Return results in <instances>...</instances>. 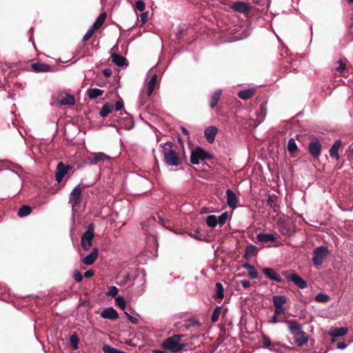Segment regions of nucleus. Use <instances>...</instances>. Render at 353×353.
<instances>
[{
    "label": "nucleus",
    "mask_w": 353,
    "mask_h": 353,
    "mask_svg": "<svg viewBox=\"0 0 353 353\" xmlns=\"http://www.w3.org/2000/svg\"><path fill=\"white\" fill-rule=\"evenodd\" d=\"M228 218V213L223 212L220 216L217 217V223L220 225H223L227 221Z\"/></svg>",
    "instance_id": "44"
},
{
    "label": "nucleus",
    "mask_w": 353,
    "mask_h": 353,
    "mask_svg": "<svg viewBox=\"0 0 353 353\" xmlns=\"http://www.w3.org/2000/svg\"><path fill=\"white\" fill-rule=\"evenodd\" d=\"M124 314L131 323L134 324H137L139 323V319L137 317L129 314L127 312H125Z\"/></svg>",
    "instance_id": "51"
},
{
    "label": "nucleus",
    "mask_w": 353,
    "mask_h": 353,
    "mask_svg": "<svg viewBox=\"0 0 353 353\" xmlns=\"http://www.w3.org/2000/svg\"><path fill=\"white\" fill-rule=\"evenodd\" d=\"M102 350L105 353H126L109 345H104Z\"/></svg>",
    "instance_id": "37"
},
{
    "label": "nucleus",
    "mask_w": 353,
    "mask_h": 353,
    "mask_svg": "<svg viewBox=\"0 0 353 353\" xmlns=\"http://www.w3.org/2000/svg\"><path fill=\"white\" fill-rule=\"evenodd\" d=\"M115 48L117 49V47H114L111 50H112V53H111L112 61L115 65H117V66H119V67H123L124 65H127L126 59L124 58L123 57H122L121 55L117 54L115 52Z\"/></svg>",
    "instance_id": "12"
},
{
    "label": "nucleus",
    "mask_w": 353,
    "mask_h": 353,
    "mask_svg": "<svg viewBox=\"0 0 353 353\" xmlns=\"http://www.w3.org/2000/svg\"><path fill=\"white\" fill-rule=\"evenodd\" d=\"M263 345L266 348H269V347L271 345V340L268 336L265 335L263 336Z\"/></svg>",
    "instance_id": "52"
},
{
    "label": "nucleus",
    "mask_w": 353,
    "mask_h": 353,
    "mask_svg": "<svg viewBox=\"0 0 353 353\" xmlns=\"http://www.w3.org/2000/svg\"><path fill=\"white\" fill-rule=\"evenodd\" d=\"M346 347L347 344L345 342H339L338 343L336 347L339 350H344L345 348H346Z\"/></svg>",
    "instance_id": "57"
},
{
    "label": "nucleus",
    "mask_w": 353,
    "mask_h": 353,
    "mask_svg": "<svg viewBox=\"0 0 353 353\" xmlns=\"http://www.w3.org/2000/svg\"><path fill=\"white\" fill-rule=\"evenodd\" d=\"M103 74L106 77H110L112 75V70L110 68H106L103 70Z\"/></svg>",
    "instance_id": "56"
},
{
    "label": "nucleus",
    "mask_w": 353,
    "mask_h": 353,
    "mask_svg": "<svg viewBox=\"0 0 353 353\" xmlns=\"http://www.w3.org/2000/svg\"><path fill=\"white\" fill-rule=\"evenodd\" d=\"M308 150L314 158H318L321 152V145L319 140L312 138L308 145Z\"/></svg>",
    "instance_id": "9"
},
{
    "label": "nucleus",
    "mask_w": 353,
    "mask_h": 353,
    "mask_svg": "<svg viewBox=\"0 0 353 353\" xmlns=\"http://www.w3.org/2000/svg\"><path fill=\"white\" fill-rule=\"evenodd\" d=\"M216 292L214 295V299H223L224 296V289L221 283H216Z\"/></svg>",
    "instance_id": "36"
},
{
    "label": "nucleus",
    "mask_w": 353,
    "mask_h": 353,
    "mask_svg": "<svg viewBox=\"0 0 353 353\" xmlns=\"http://www.w3.org/2000/svg\"><path fill=\"white\" fill-rule=\"evenodd\" d=\"M94 275V272L91 270H87L85 273H84V276L85 278H90L92 277V276Z\"/></svg>",
    "instance_id": "60"
},
{
    "label": "nucleus",
    "mask_w": 353,
    "mask_h": 353,
    "mask_svg": "<svg viewBox=\"0 0 353 353\" xmlns=\"http://www.w3.org/2000/svg\"><path fill=\"white\" fill-rule=\"evenodd\" d=\"M288 150L290 152H294L298 150L296 143L294 139H290L288 142Z\"/></svg>",
    "instance_id": "41"
},
{
    "label": "nucleus",
    "mask_w": 353,
    "mask_h": 353,
    "mask_svg": "<svg viewBox=\"0 0 353 353\" xmlns=\"http://www.w3.org/2000/svg\"><path fill=\"white\" fill-rule=\"evenodd\" d=\"M201 212H202V213H205V212H206V208H202V210H201Z\"/></svg>",
    "instance_id": "64"
},
{
    "label": "nucleus",
    "mask_w": 353,
    "mask_h": 353,
    "mask_svg": "<svg viewBox=\"0 0 353 353\" xmlns=\"http://www.w3.org/2000/svg\"><path fill=\"white\" fill-rule=\"evenodd\" d=\"M113 108L114 107L112 105L108 103L104 104L99 112L100 116L102 117H106L110 112H112Z\"/></svg>",
    "instance_id": "33"
},
{
    "label": "nucleus",
    "mask_w": 353,
    "mask_h": 353,
    "mask_svg": "<svg viewBox=\"0 0 353 353\" xmlns=\"http://www.w3.org/2000/svg\"><path fill=\"white\" fill-rule=\"evenodd\" d=\"M73 277L77 282H81L83 280V276L78 270H74L73 272Z\"/></svg>",
    "instance_id": "50"
},
{
    "label": "nucleus",
    "mask_w": 353,
    "mask_h": 353,
    "mask_svg": "<svg viewBox=\"0 0 353 353\" xmlns=\"http://www.w3.org/2000/svg\"><path fill=\"white\" fill-rule=\"evenodd\" d=\"M118 294V289L115 286H110L108 291L106 292V295L109 296L115 297Z\"/></svg>",
    "instance_id": "46"
},
{
    "label": "nucleus",
    "mask_w": 353,
    "mask_h": 353,
    "mask_svg": "<svg viewBox=\"0 0 353 353\" xmlns=\"http://www.w3.org/2000/svg\"><path fill=\"white\" fill-rule=\"evenodd\" d=\"M93 239L94 234H90V232H84L82 235L81 245L85 251H88L91 247Z\"/></svg>",
    "instance_id": "13"
},
{
    "label": "nucleus",
    "mask_w": 353,
    "mask_h": 353,
    "mask_svg": "<svg viewBox=\"0 0 353 353\" xmlns=\"http://www.w3.org/2000/svg\"><path fill=\"white\" fill-rule=\"evenodd\" d=\"M243 267L248 271V274L251 279H257L259 276L258 272L255 268L249 263H245Z\"/></svg>",
    "instance_id": "32"
},
{
    "label": "nucleus",
    "mask_w": 353,
    "mask_h": 353,
    "mask_svg": "<svg viewBox=\"0 0 353 353\" xmlns=\"http://www.w3.org/2000/svg\"><path fill=\"white\" fill-rule=\"evenodd\" d=\"M222 90L221 89L216 90L211 96L210 106L214 108L218 103Z\"/></svg>",
    "instance_id": "28"
},
{
    "label": "nucleus",
    "mask_w": 353,
    "mask_h": 353,
    "mask_svg": "<svg viewBox=\"0 0 353 353\" xmlns=\"http://www.w3.org/2000/svg\"><path fill=\"white\" fill-rule=\"evenodd\" d=\"M72 167L70 165H65L63 162H59L57 166L55 179L58 183H61L65 175L72 170Z\"/></svg>",
    "instance_id": "8"
},
{
    "label": "nucleus",
    "mask_w": 353,
    "mask_h": 353,
    "mask_svg": "<svg viewBox=\"0 0 353 353\" xmlns=\"http://www.w3.org/2000/svg\"><path fill=\"white\" fill-rule=\"evenodd\" d=\"M328 250L325 246H319L314 249L313 252L312 261L316 266L321 265L327 256Z\"/></svg>",
    "instance_id": "5"
},
{
    "label": "nucleus",
    "mask_w": 353,
    "mask_h": 353,
    "mask_svg": "<svg viewBox=\"0 0 353 353\" xmlns=\"http://www.w3.org/2000/svg\"><path fill=\"white\" fill-rule=\"evenodd\" d=\"M115 303L116 305L121 310H124L125 308L126 303L122 296H117L115 299Z\"/></svg>",
    "instance_id": "43"
},
{
    "label": "nucleus",
    "mask_w": 353,
    "mask_h": 353,
    "mask_svg": "<svg viewBox=\"0 0 353 353\" xmlns=\"http://www.w3.org/2000/svg\"><path fill=\"white\" fill-rule=\"evenodd\" d=\"M255 90L254 88L245 89L238 92V97L243 100H247L251 98Z\"/></svg>",
    "instance_id": "27"
},
{
    "label": "nucleus",
    "mask_w": 353,
    "mask_h": 353,
    "mask_svg": "<svg viewBox=\"0 0 353 353\" xmlns=\"http://www.w3.org/2000/svg\"><path fill=\"white\" fill-rule=\"evenodd\" d=\"M94 228V224H92V223L89 224L87 228V230L85 232H90V234H94L93 233Z\"/></svg>",
    "instance_id": "59"
},
{
    "label": "nucleus",
    "mask_w": 353,
    "mask_h": 353,
    "mask_svg": "<svg viewBox=\"0 0 353 353\" xmlns=\"http://www.w3.org/2000/svg\"><path fill=\"white\" fill-rule=\"evenodd\" d=\"M258 241L261 243L275 242L276 237L273 234L259 233L256 236Z\"/></svg>",
    "instance_id": "25"
},
{
    "label": "nucleus",
    "mask_w": 353,
    "mask_h": 353,
    "mask_svg": "<svg viewBox=\"0 0 353 353\" xmlns=\"http://www.w3.org/2000/svg\"><path fill=\"white\" fill-rule=\"evenodd\" d=\"M148 12H143L141 13L140 17L141 19L142 23H145L148 19Z\"/></svg>",
    "instance_id": "58"
},
{
    "label": "nucleus",
    "mask_w": 353,
    "mask_h": 353,
    "mask_svg": "<svg viewBox=\"0 0 353 353\" xmlns=\"http://www.w3.org/2000/svg\"><path fill=\"white\" fill-rule=\"evenodd\" d=\"M123 107V102L122 100L117 101L115 106L114 110L115 111H119Z\"/></svg>",
    "instance_id": "53"
},
{
    "label": "nucleus",
    "mask_w": 353,
    "mask_h": 353,
    "mask_svg": "<svg viewBox=\"0 0 353 353\" xmlns=\"http://www.w3.org/2000/svg\"><path fill=\"white\" fill-rule=\"evenodd\" d=\"M209 157L208 154L200 147L192 150L190 155V161L192 164H199L201 161L205 160Z\"/></svg>",
    "instance_id": "6"
},
{
    "label": "nucleus",
    "mask_w": 353,
    "mask_h": 353,
    "mask_svg": "<svg viewBox=\"0 0 353 353\" xmlns=\"http://www.w3.org/2000/svg\"><path fill=\"white\" fill-rule=\"evenodd\" d=\"M314 299L319 303H326L329 301L330 296L323 293H319L315 296Z\"/></svg>",
    "instance_id": "40"
},
{
    "label": "nucleus",
    "mask_w": 353,
    "mask_h": 353,
    "mask_svg": "<svg viewBox=\"0 0 353 353\" xmlns=\"http://www.w3.org/2000/svg\"><path fill=\"white\" fill-rule=\"evenodd\" d=\"M294 339L298 346H302L307 342V338L303 330L294 335Z\"/></svg>",
    "instance_id": "26"
},
{
    "label": "nucleus",
    "mask_w": 353,
    "mask_h": 353,
    "mask_svg": "<svg viewBox=\"0 0 353 353\" xmlns=\"http://www.w3.org/2000/svg\"><path fill=\"white\" fill-rule=\"evenodd\" d=\"M334 70L336 75L345 77L347 74L345 61L342 59L337 61Z\"/></svg>",
    "instance_id": "15"
},
{
    "label": "nucleus",
    "mask_w": 353,
    "mask_h": 353,
    "mask_svg": "<svg viewBox=\"0 0 353 353\" xmlns=\"http://www.w3.org/2000/svg\"><path fill=\"white\" fill-rule=\"evenodd\" d=\"M59 101L61 105H72L75 103V99L72 94L65 93L59 97Z\"/></svg>",
    "instance_id": "16"
},
{
    "label": "nucleus",
    "mask_w": 353,
    "mask_h": 353,
    "mask_svg": "<svg viewBox=\"0 0 353 353\" xmlns=\"http://www.w3.org/2000/svg\"><path fill=\"white\" fill-rule=\"evenodd\" d=\"M82 184H78L71 191L69 195V203L71 205L72 211L77 212L79 205L81 202L82 199Z\"/></svg>",
    "instance_id": "4"
},
{
    "label": "nucleus",
    "mask_w": 353,
    "mask_h": 353,
    "mask_svg": "<svg viewBox=\"0 0 353 353\" xmlns=\"http://www.w3.org/2000/svg\"><path fill=\"white\" fill-rule=\"evenodd\" d=\"M226 197L228 205L232 209L236 208L239 202L236 194L232 190L228 189L226 190Z\"/></svg>",
    "instance_id": "10"
},
{
    "label": "nucleus",
    "mask_w": 353,
    "mask_h": 353,
    "mask_svg": "<svg viewBox=\"0 0 353 353\" xmlns=\"http://www.w3.org/2000/svg\"><path fill=\"white\" fill-rule=\"evenodd\" d=\"M87 162L90 165H96L101 162L110 161L111 157L103 152H95L87 158Z\"/></svg>",
    "instance_id": "7"
},
{
    "label": "nucleus",
    "mask_w": 353,
    "mask_h": 353,
    "mask_svg": "<svg viewBox=\"0 0 353 353\" xmlns=\"http://www.w3.org/2000/svg\"><path fill=\"white\" fill-rule=\"evenodd\" d=\"M285 296H273L272 302L274 305L284 307L283 305L287 302Z\"/></svg>",
    "instance_id": "31"
},
{
    "label": "nucleus",
    "mask_w": 353,
    "mask_h": 353,
    "mask_svg": "<svg viewBox=\"0 0 353 353\" xmlns=\"http://www.w3.org/2000/svg\"><path fill=\"white\" fill-rule=\"evenodd\" d=\"M32 69L37 72H48L52 70L51 66L44 63L32 64Z\"/></svg>",
    "instance_id": "21"
},
{
    "label": "nucleus",
    "mask_w": 353,
    "mask_h": 353,
    "mask_svg": "<svg viewBox=\"0 0 353 353\" xmlns=\"http://www.w3.org/2000/svg\"><path fill=\"white\" fill-rule=\"evenodd\" d=\"M101 316L105 319L116 320L118 318V313L113 307H108L101 312Z\"/></svg>",
    "instance_id": "17"
},
{
    "label": "nucleus",
    "mask_w": 353,
    "mask_h": 353,
    "mask_svg": "<svg viewBox=\"0 0 353 353\" xmlns=\"http://www.w3.org/2000/svg\"><path fill=\"white\" fill-rule=\"evenodd\" d=\"M99 251L97 248L92 249V252L82 259V262L88 265L94 263L98 256Z\"/></svg>",
    "instance_id": "18"
},
{
    "label": "nucleus",
    "mask_w": 353,
    "mask_h": 353,
    "mask_svg": "<svg viewBox=\"0 0 353 353\" xmlns=\"http://www.w3.org/2000/svg\"><path fill=\"white\" fill-rule=\"evenodd\" d=\"M182 337L183 334H174L168 338L162 344L163 348L174 353L181 352L187 345L186 343H179Z\"/></svg>",
    "instance_id": "1"
},
{
    "label": "nucleus",
    "mask_w": 353,
    "mask_h": 353,
    "mask_svg": "<svg viewBox=\"0 0 353 353\" xmlns=\"http://www.w3.org/2000/svg\"><path fill=\"white\" fill-rule=\"evenodd\" d=\"M341 145V141L340 140H336L334 141L333 145L329 150V154L331 157L338 160L339 159V149Z\"/></svg>",
    "instance_id": "22"
},
{
    "label": "nucleus",
    "mask_w": 353,
    "mask_h": 353,
    "mask_svg": "<svg viewBox=\"0 0 353 353\" xmlns=\"http://www.w3.org/2000/svg\"><path fill=\"white\" fill-rule=\"evenodd\" d=\"M278 316L279 315H276L275 314H274V315L272 316H271V318L269 321L270 323L275 324V323L280 322V320L278 319Z\"/></svg>",
    "instance_id": "54"
},
{
    "label": "nucleus",
    "mask_w": 353,
    "mask_h": 353,
    "mask_svg": "<svg viewBox=\"0 0 353 353\" xmlns=\"http://www.w3.org/2000/svg\"><path fill=\"white\" fill-rule=\"evenodd\" d=\"M205 222L208 227L214 228L218 224L217 217L215 215H209L207 216Z\"/></svg>",
    "instance_id": "35"
},
{
    "label": "nucleus",
    "mask_w": 353,
    "mask_h": 353,
    "mask_svg": "<svg viewBox=\"0 0 353 353\" xmlns=\"http://www.w3.org/2000/svg\"><path fill=\"white\" fill-rule=\"evenodd\" d=\"M106 19V13L103 12L99 15L92 27H93L94 29L98 30L104 23L105 20Z\"/></svg>",
    "instance_id": "29"
},
{
    "label": "nucleus",
    "mask_w": 353,
    "mask_h": 353,
    "mask_svg": "<svg viewBox=\"0 0 353 353\" xmlns=\"http://www.w3.org/2000/svg\"><path fill=\"white\" fill-rule=\"evenodd\" d=\"M240 283L245 289H247L250 287V283L249 281L242 280L240 281Z\"/></svg>",
    "instance_id": "55"
},
{
    "label": "nucleus",
    "mask_w": 353,
    "mask_h": 353,
    "mask_svg": "<svg viewBox=\"0 0 353 353\" xmlns=\"http://www.w3.org/2000/svg\"><path fill=\"white\" fill-rule=\"evenodd\" d=\"M347 333V329L344 327H336L331 330L330 334L332 336V342H334L336 337L343 336Z\"/></svg>",
    "instance_id": "23"
},
{
    "label": "nucleus",
    "mask_w": 353,
    "mask_h": 353,
    "mask_svg": "<svg viewBox=\"0 0 353 353\" xmlns=\"http://www.w3.org/2000/svg\"><path fill=\"white\" fill-rule=\"evenodd\" d=\"M145 5L143 1L139 0L136 2V4H135L136 10L143 12L145 10Z\"/></svg>",
    "instance_id": "47"
},
{
    "label": "nucleus",
    "mask_w": 353,
    "mask_h": 353,
    "mask_svg": "<svg viewBox=\"0 0 353 353\" xmlns=\"http://www.w3.org/2000/svg\"><path fill=\"white\" fill-rule=\"evenodd\" d=\"M266 203L268 205L270 206V208H274L277 203V196L274 195H268L266 200Z\"/></svg>",
    "instance_id": "42"
},
{
    "label": "nucleus",
    "mask_w": 353,
    "mask_h": 353,
    "mask_svg": "<svg viewBox=\"0 0 353 353\" xmlns=\"http://www.w3.org/2000/svg\"><path fill=\"white\" fill-rule=\"evenodd\" d=\"M262 271L263 274L265 275V276L269 279L279 283L281 281V279L274 269L270 268H265L263 269Z\"/></svg>",
    "instance_id": "20"
},
{
    "label": "nucleus",
    "mask_w": 353,
    "mask_h": 353,
    "mask_svg": "<svg viewBox=\"0 0 353 353\" xmlns=\"http://www.w3.org/2000/svg\"><path fill=\"white\" fill-rule=\"evenodd\" d=\"M103 93V91L99 88H91L88 90V96L91 99H94Z\"/></svg>",
    "instance_id": "30"
},
{
    "label": "nucleus",
    "mask_w": 353,
    "mask_h": 353,
    "mask_svg": "<svg viewBox=\"0 0 353 353\" xmlns=\"http://www.w3.org/2000/svg\"><path fill=\"white\" fill-rule=\"evenodd\" d=\"M125 282H127L130 279V274H126L124 276Z\"/></svg>",
    "instance_id": "62"
},
{
    "label": "nucleus",
    "mask_w": 353,
    "mask_h": 353,
    "mask_svg": "<svg viewBox=\"0 0 353 353\" xmlns=\"http://www.w3.org/2000/svg\"><path fill=\"white\" fill-rule=\"evenodd\" d=\"M32 212V209L28 205H23L18 210V216L19 217H24L30 214Z\"/></svg>",
    "instance_id": "34"
},
{
    "label": "nucleus",
    "mask_w": 353,
    "mask_h": 353,
    "mask_svg": "<svg viewBox=\"0 0 353 353\" xmlns=\"http://www.w3.org/2000/svg\"><path fill=\"white\" fill-rule=\"evenodd\" d=\"M281 232L283 234H288V230H285V229H284V228H283V229H282V230H281Z\"/></svg>",
    "instance_id": "63"
},
{
    "label": "nucleus",
    "mask_w": 353,
    "mask_h": 353,
    "mask_svg": "<svg viewBox=\"0 0 353 353\" xmlns=\"http://www.w3.org/2000/svg\"><path fill=\"white\" fill-rule=\"evenodd\" d=\"M287 279L293 282L300 289L307 288V282L296 274H291L287 276Z\"/></svg>",
    "instance_id": "11"
},
{
    "label": "nucleus",
    "mask_w": 353,
    "mask_h": 353,
    "mask_svg": "<svg viewBox=\"0 0 353 353\" xmlns=\"http://www.w3.org/2000/svg\"><path fill=\"white\" fill-rule=\"evenodd\" d=\"M256 253V247L254 245H250L246 248L245 255L253 256Z\"/></svg>",
    "instance_id": "45"
},
{
    "label": "nucleus",
    "mask_w": 353,
    "mask_h": 353,
    "mask_svg": "<svg viewBox=\"0 0 353 353\" xmlns=\"http://www.w3.org/2000/svg\"><path fill=\"white\" fill-rule=\"evenodd\" d=\"M157 74H154L149 81L147 83L146 88H143L141 95H140V101L141 104L144 105L148 99L150 97V96L152 94L154 88L157 85Z\"/></svg>",
    "instance_id": "3"
},
{
    "label": "nucleus",
    "mask_w": 353,
    "mask_h": 353,
    "mask_svg": "<svg viewBox=\"0 0 353 353\" xmlns=\"http://www.w3.org/2000/svg\"><path fill=\"white\" fill-rule=\"evenodd\" d=\"M222 310L221 306H216L212 312V315L211 316V321L213 323L216 322L219 320V316L221 314Z\"/></svg>",
    "instance_id": "38"
},
{
    "label": "nucleus",
    "mask_w": 353,
    "mask_h": 353,
    "mask_svg": "<svg viewBox=\"0 0 353 353\" xmlns=\"http://www.w3.org/2000/svg\"><path fill=\"white\" fill-rule=\"evenodd\" d=\"M171 142H166L162 145V154L165 163L171 166H177L179 164V159L176 152L171 149Z\"/></svg>",
    "instance_id": "2"
},
{
    "label": "nucleus",
    "mask_w": 353,
    "mask_h": 353,
    "mask_svg": "<svg viewBox=\"0 0 353 353\" xmlns=\"http://www.w3.org/2000/svg\"><path fill=\"white\" fill-rule=\"evenodd\" d=\"M79 339L76 334H72L70 336V345L73 350H77L79 348Z\"/></svg>",
    "instance_id": "39"
},
{
    "label": "nucleus",
    "mask_w": 353,
    "mask_h": 353,
    "mask_svg": "<svg viewBox=\"0 0 353 353\" xmlns=\"http://www.w3.org/2000/svg\"><path fill=\"white\" fill-rule=\"evenodd\" d=\"M290 333L294 336L302 330L301 325L296 321H287Z\"/></svg>",
    "instance_id": "24"
},
{
    "label": "nucleus",
    "mask_w": 353,
    "mask_h": 353,
    "mask_svg": "<svg viewBox=\"0 0 353 353\" xmlns=\"http://www.w3.org/2000/svg\"><path fill=\"white\" fill-rule=\"evenodd\" d=\"M181 130H182V132H183V133L184 134H185V135H188L189 134V132H188V130L185 128L181 127Z\"/></svg>",
    "instance_id": "61"
},
{
    "label": "nucleus",
    "mask_w": 353,
    "mask_h": 353,
    "mask_svg": "<svg viewBox=\"0 0 353 353\" xmlns=\"http://www.w3.org/2000/svg\"><path fill=\"white\" fill-rule=\"evenodd\" d=\"M218 129L216 127L209 126L205 130L204 134L208 141L212 143L214 141Z\"/></svg>",
    "instance_id": "19"
},
{
    "label": "nucleus",
    "mask_w": 353,
    "mask_h": 353,
    "mask_svg": "<svg viewBox=\"0 0 353 353\" xmlns=\"http://www.w3.org/2000/svg\"><path fill=\"white\" fill-rule=\"evenodd\" d=\"M95 30H97L91 27L83 36V41H88L93 35Z\"/></svg>",
    "instance_id": "49"
},
{
    "label": "nucleus",
    "mask_w": 353,
    "mask_h": 353,
    "mask_svg": "<svg viewBox=\"0 0 353 353\" xmlns=\"http://www.w3.org/2000/svg\"><path fill=\"white\" fill-rule=\"evenodd\" d=\"M232 8L239 12L243 13V14H247L249 12L250 10V6L243 1H236L234 3V4L232 6Z\"/></svg>",
    "instance_id": "14"
},
{
    "label": "nucleus",
    "mask_w": 353,
    "mask_h": 353,
    "mask_svg": "<svg viewBox=\"0 0 353 353\" xmlns=\"http://www.w3.org/2000/svg\"><path fill=\"white\" fill-rule=\"evenodd\" d=\"M274 306L275 307L274 314H275L276 315H279V316L285 314V308L284 307H280V306H277V305H274Z\"/></svg>",
    "instance_id": "48"
}]
</instances>
